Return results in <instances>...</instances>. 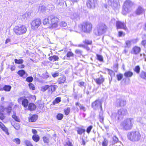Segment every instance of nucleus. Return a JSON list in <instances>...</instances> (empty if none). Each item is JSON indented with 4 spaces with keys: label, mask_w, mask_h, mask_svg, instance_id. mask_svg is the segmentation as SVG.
Instances as JSON below:
<instances>
[{
    "label": "nucleus",
    "mask_w": 146,
    "mask_h": 146,
    "mask_svg": "<svg viewBox=\"0 0 146 146\" xmlns=\"http://www.w3.org/2000/svg\"><path fill=\"white\" fill-rule=\"evenodd\" d=\"M108 142V141L107 139L105 138L104 139L102 143V146H107Z\"/></svg>",
    "instance_id": "obj_40"
},
{
    "label": "nucleus",
    "mask_w": 146,
    "mask_h": 146,
    "mask_svg": "<svg viewBox=\"0 0 146 146\" xmlns=\"http://www.w3.org/2000/svg\"><path fill=\"white\" fill-rule=\"evenodd\" d=\"M43 139L44 142L45 143H46L47 144L49 143V139L48 138L44 136V137H43Z\"/></svg>",
    "instance_id": "obj_45"
},
{
    "label": "nucleus",
    "mask_w": 146,
    "mask_h": 146,
    "mask_svg": "<svg viewBox=\"0 0 146 146\" xmlns=\"http://www.w3.org/2000/svg\"><path fill=\"white\" fill-rule=\"evenodd\" d=\"M27 30L25 26L23 25L15 26L13 29L14 32L17 35H20L25 33Z\"/></svg>",
    "instance_id": "obj_6"
},
{
    "label": "nucleus",
    "mask_w": 146,
    "mask_h": 146,
    "mask_svg": "<svg viewBox=\"0 0 146 146\" xmlns=\"http://www.w3.org/2000/svg\"><path fill=\"white\" fill-rule=\"evenodd\" d=\"M140 77L146 80V72L143 71H141L140 74Z\"/></svg>",
    "instance_id": "obj_29"
},
{
    "label": "nucleus",
    "mask_w": 146,
    "mask_h": 146,
    "mask_svg": "<svg viewBox=\"0 0 146 146\" xmlns=\"http://www.w3.org/2000/svg\"><path fill=\"white\" fill-rule=\"evenodd\" d=\"M117 80H120L123 77V75L121 74H119L117 75Z\"/></svg>",
    "instance_id": "obj_63"
},
{
    "label": "nucleus",
    "mask_w": 146,
    "mask_h": 146,
    "mask_svg": "<svg viewBox=\"0 0 146 146\" xmlns=\"http://www.w3.org/2000/svg\"><path fill=\"white\" fill-rule=\"evenodd\" d=\"M36 106L33 103H31L29 104L28 106V108L29 110H33L36 108Z\"/></svg>",
    "instance_id": "obj_28"
},
{
    "label": "nucleus",
    "mask_w": 146,
    "mask_h": 146,
    "mask_svg": "<svg viewBox=\"0 0 146 146\" xmlns=\"http://www.w3.org/2000/svg\"><path fill=\"white\" fill-rule=\"evenodd\" d=\"M15 62L16 64H22L23 62V60L22 59H20L19 60L15 59Z\"/></svg>",
    "instance_id": "obj_42"
},
{
    "label": "nucleus",
    "mask_w": 146,
    "mask_h": 146,
    "mask_svg": "<svg viewBox=\"0 0 146 146\" xmlns=\"http://www.w3.org/2000/svg\"><path fill=\"white\" fill-rule=\"evenodd\" d=\"M92 127V125H90L87 128L86 130V132L88 133H90Z\"/></svg>",
    "instance_id": "obj_54"
},
{
    "label": "nucleus",
    "mask_w": 146,
    "mask_h": 146,
    "mask_svg": "<svg viewBox=\"0 0 146 146\" xmlns=\"http://www.w3.org/2000/svg\"><path fill=\"white\" fill-rule=\"evenodd\" d=\"M25 143L26 146H33L31 142L29 141L25 140Z\"/></svg>",
    "instance_id": "obj_48"
},
{
    "label": "nucleus",
    "mask_w": 146,
    "mask_h": 146,
    "mask_svg": "<svg viewBox=\"0 0 146 146\" xmlns=\"http://www.w3.org/2000/svg\"><path fill=\"white\" fill-rule=\"evenodd\" d=\"M61 101V98L60 97H58L56 98L52 102L53 104L55 105L56 104H58Z\"/></svg>",
    "instance_id": "obj_30"
},
{
    "label": "nucleus",
    "mask_w": 146,
    "mask_h": 146,
    "mask_svg": "<svg viewBox=\"0 0 146 146\" xmlns=\"http://www.w3.org/2000/svg\"><path fill=\"white\" fill-rule=\"evenodd\" d=\"M37 118V115H32L29 118V120L30 122H33L35 121Z\"/></svg>",
    "instance_id": "obj_25"
},
{
    "label": "nucleus",
    "mask_w": 146,
    "mask_h": 146,
    "mask_svg": "<svg viewBox=\"0 0 146 146\" xmlns=\"http://www.w3.org/2000/svg\"><path fill=\"white\" fill-rule=\"evenodd\" d=\"M1 112L0 111V119L3 120L5 118V116L3 113H1Z\"/></svg>",
    "instance_id": "obj_62"
},
{
    "label": "nucleus",
    "mask_w": 146,
    "mask_h": 146,
    "mask_svg": "<svg viewBox=\"0 0 146 146\" xmlns=\"http://www.w3.org/2000/svg\"><path fill=\"white\" fill-rule=\"evenodd\" d=\"M33 80V78L31 76L27 78L26 79V81L29 82H32Z\"/></svg>",
    "instance_id": "obj_50"
},
{
    "label": "nucleus",
    "mask_w": 146,
    "mask_h": 146,
    "mask_svg": "<svg viewBox=\"0 0 146 146\" xmlns=\"http://www.w3.org/2000/svg\"><path fill=\"white\" fill-rule=\"evenodd\" d=\"M66 78L64 76H62L61 77L58 78L57 81L59 84H61L64 82L66 80Z\"/></svg>",
    "instance_id": "obj_23"
},
{
    "label": "nucleus",
    "mask_w": 146,
    "mask_h": 146,
    "mask_svg": "<svg viewBox=\"0 0 146 146\" xmlns=\"http://www.w3.org/2000/svg\"><path fill=\"white\" fill-rule=\"evenodd\" d=\"M43 22L44 25H46L49 27H50V26H52L50 16L45 18L43 20Z\"/></svg>",
    "instance_id": "obj_13"
},
{
    "label": "nucleus",
    "mask_w": 146,
    "mask_h": 146,
    "mask_svg": "<svg viewBox=\"0 0 146 146\" xmlns=\"http://www.w3.org/2000/svg\"><path fill=\"white\" fill-rule=\"evenodd\" d=\"M0 127L7 135L9 134L7 129L1 122H0Z\"/></svg>",
    "instance_id": "obj_24"
},
{
    "label": "nucleus",
    "mask_w": 146,
    "mask_h": 146,
    "mask_svg": "<svg viewBox=\"0 0 146 146\" xmlns=\"http://www.w3.org/2000/svg\"><path fill=\"white\" fill-rule=\"evenodd\" d=\"M83 42L87 44H91L92 43V41L88 40H85L83 41Z\"/></svg>",
    "instance_id": "obj_47"
},
{
    "label": "nucleus",
    "mask_w": 146,
    "mask_h": 146,
    "mask_svg": "<svg viewBox=\"0 0 146 146\" xmlns=\"http://www.w3.org/2000/svg\"><path fill=\"white\" fill-rule=\"evenodd\" d=\"M75 105L78 111V109L77 106H78L79 107V108L80 110H82L84 111H86V108L83 105H81L78 102L76 103Z\"/></svg>",
    "instance_id": "obj_22"
},
{
    "label": "nucleus",
    "mask_w": 146,
    "mask_h": 146,
    "mask_svg": "<svg viewBox=\"0 0 146 146\" xmlns=\"http://www.w3.org/2000/svg\"><path fill=\"white\" fill-rule=\"evenodd\" d=\"M118 0H109L108 4L113 8H116L118 6Z\"/></svg>",
    "instance_id": "obj_14"
},
{
    "label": "nucleus",
    "mask_w": 146,
    "mask_h": 146,
    "mask_svg": "<svg viewBox=\"0 0 146 146\" xmlns=\"http://www.w3.org/2000/svg\"><path fill=\"white\" fill-rule=\"evenodd\" d=\"M29 88L33 90H34L35 89V88L34 85L32 83H29Z\"/></svg>",
    "instance_id": "obj_49"
},
{
    "label": "nucleus",
    "mask_w": 146,
    "mask_h": 146,
    "mask_svg": "<svg viewBox=\"0 0 146 146\" xmlns=\"http://www.w3.org/2000/svg\"><path fill=\"white\" fill-rule=\"evenodd\" d=\"M58 57L56 55H54L53 56H50L48 58V59L50 60L53 61L58 60Z\"/></svg>",
    "instance_id": "obj_27"
},
{
    "label": "nucleus",
    "mask_w": 146,
    "mask_h": 146,
    "mask_svg": "<svg viewBox=\"0 0 146 146\" xmlns=\"http://www.w3.org/2000/svg\"><path fill=\"white\" fill-rule=\"evenodd\" d=\"M99 120L101 123L103 122L104 117L103 115V111H101L99 113Z\"/></svg>",
    "instance_id": "obj_31"
},
{
    "label": "nucleus",
    "mask_w": 146,
    "mask_h": 146,
    "mask_svg": "<svg viewBox=\"0 0 146 146\" xmlns=\"http://www.w3.org/2000/svg\"><path fill=\"white\" fill-rule=\"evenodd\" d=\"M125 43L126 44L125 47H130L132 44L130 40H126Z\"/></svg>",
    "instance_id": "obj_32"
},
{
    "label": "nucleus",
    "mask_w": 146,
    "mask_h": 146,
    "mask_svg": "<svg viewBox=\"0 0 146 146\" xmlns=\"http://www.w3.org/2000/svg\"><path fill=\"white\" fill-rule=\"evenodd\" d=\"M108 72L109 74L111 76H114V73L112 70H108Z\"/></svg>",
    "instance_id": "obj_58"
},
{
    "label": "nucleus",
    "mask_w": 146,
    "mask_h": 146,
    "mask_svg": "<svg viewBox=\"0 0 146 146\" xmlns=\"http://www.w3.org/2000/svg\"><path fill=\"white\" fill-rule=\"evenodd\" d=\"M38 10L42 12H44L46 10V8L44 6H41L39 7Z\"/></svg>",
    "instance_id": "obj_39"
},
{
    "label": "nucleus",
    "mask_w": 146,
    "mask_h": 146,
    "mask_svg": "<svg viewBox=\"0 0 146 146\" xmlns=\"http://www.w3.org/2000/svg\"><path fill=\"white\" fill-rule=\"evenodd\" d=\"M141 48L137 46H135L133 47L131 51V53L134 54H137L140 51Z\"/></svg>",
    "instance_id": "obj_17"
},
{
    "label": "nucleus",
    "mask_w": 146,
    "mask_h": 146,
    "mask_svg": "<svg viewBox=\"0 0 146 146\" xmlns=\"http://www.w3.org/2000/svg\"><path fill=\"white\" fill-rule=\"evenodd\" d=\"M133 75V73L130 71H127L124 74V76L126 77H131Z\"/></svg>",
    "instance_id": "obj_26"
},
{
    "label": "nucleus",
    "mask_w": 146,
    "mask_h": 146,
    "mask_svg": "<svg viewBox=\"0 0 146 146\" xmlns=\"http://www.w3.org/2000/svg\"><path fill=\"white\" fill-rule=\"evenodd\" d=\"M128 139L132 141H137L140 140L141 135L137 131H132L129 132L127 134Z\"/></svg>",
    "instance_id": "obj_3"
},
{
    "label": "nucleus",
    "mask_w": 146,
    "mask_h": 146,
    "mask_svg": "<svg viewBox=\"0 0 146 146\" xmlns=\"http://www.w3.org/2000/svg\"><path fill=\"white\" fill-rule=\"evenodd\" d=\"M128 114L127 110L125 108H121L119 110L117 113L113 112L110 116L113 119L119 120L122 119L123 116Z\"/></svg>",
    "instance_id": "obj_1"
},
{
    "label": "nucleus",
    "mask_w": 146,
    "mask_h": 146,
    "mask_svg": "<svg viewBox=\"0 0 146 146\" xmlns=\"http://www.w3.org/2000/svg\"><path fill=\"white\" fill-rule=\"evenodd\" d=\"M67 25V23L64 21L61 22L60 24V26L61 27H66Z\"/></svg>",
    "instance_id": "obj_52"
},
{
    "label": "nucleus",
    "mask_w": 146,
    "mask_h": 146,
    "mask_svg": "<svg viewBox=\"0 0 146 146\" xmlns=\"http://www.w3.org/2000/svg\"><path fill=\"white\" fill-rule=\"evenodd\" d=\"M70 111V108H68L64 110V112L65 114L67 115L68 114Z\"/></svg>",
    "instance_id": "obj_56"
},
{
    "label": "nucleus",
    "mask_w": 146,
    "mask_h": 146,
    "mask_svg": "<svg viewBox=\"0 0 146 146\" xmlns=\"http://www.w3.org/2000/svg\"><path fill=\"white\" fill-rule=\"evenodd\" d=\"M70 16L72 19H74L76 18L77 16L76 14H73V15H71Z\"/></svg>",
    "instance_id": "obj_64"
},
{
    "label": "nucleus",
    "mask_w": 146,
    "mask_h": 146,
    "mask_svg": "<svg viewBox=\"0 0 146 146\" xmlns=\"http://www.w3.org/2000/svg\"><path fill=\"white\" fill-rule=\"evenodd\" d=\"M13 126L14 128L16 130H19L20 128V126L19 124L18 123L15 124Z\"/></svg>",
    "instance_id": "obj_55"
},
{
    "label": "nucleus",
    "mask_w": 146,
    "mask_h": 146,
    "mask_svg": "<svg viewBox=\"0 0 146 146\" xmlns=\"http://www.w3.org/2000/svg\"><path fill=\"white\" fill-rule=\"evenodd\" d=\"M144 12V9L141 7L139 6L136 11V13L137 15H139L143 13Z\"/></svg>",
    "instance_id": "obj_21"
},
{
    "label": "nucleus",
    "mask_w": 146,
    "mask_h": 146,
    "mask_svg": "<svg viewBox=\"0 0 146 146\" xmlns=\"http://www.w3.org/2000/svg\"><path fill=\"white\" fill-rule=\"evenodd\" d=\"M126 104V101L120 98L117 99L115 103V106L117 107L124 106Z\"/></svg>",
    "instance_id": "obj_11"
},
{
    "label": "nucleus",
    "mask_w": 146,
    "mask_h": 146,
    "mask_svg": "<svg viewBox=\"0 0 146 146\" xmlns=\"http://www.w3.org/2000/svg\"><path fill=\"white\" fill-rule=\"evenodd\" d=\"M106 26L104 24L100 23L98 24L97 26V33H96V30H95L94 31L96 35H100L105 33L106 31Z\"/></svg>",
    "instance_id": "obj_7"
},
{
    "label": "nucleus",
    "mask_w": 146,
    "mask_h": 146,
    "mask_svg": "<svg viewBox=\"0 0 146 146\" xmlns=\"http://www.w3.org/2000/svg\"><path fill=\"white\" fill-rule=\"evenodd\" d=\"M11 86L9 85H5L3 88L4 90L6 91L9 92V91L11 89Z\"/></svg>",
    "instance_id": "obj_38"
},
{
    "label": "nucleus",
    "mask_w": 146,
    "mask_h": 146,
    "mask_svg": "<svg viewBox=\"0 0 146 146\" xmlns=\"http://www.w3.org/2000/svg\"><path fill=\"white\" fill-rule=\"evenodd\" d=\"M57 86L56 85H53L50 86L49 85V88H48V92L49 94H51L52 92L54 91L56 88Z\"/></svg>",
    "instance_id": "obj_19"
},
{
    "label": "nucleus",
    "mask_w": 146,
    "mask_h": 146,
    "mask_svg": "<svg viewBox=\"0 0 146 146\" xmlns=\"http://www.w3.org/2000/svg\"><path fill=\"white\" fill-rule=\"evenodd\" d=\"M140 70V68L138 66H135L134 69V70L137 74H139V73Z\"/></svg>",
    "instance_id": "obj_43"
},
{
    "label": "nucleus",
    "mask_w": 146,
    "mask_h": 146,
    "mask_svg": "<svg viewBox=\"0 0 146 146\" xmlns=\"http://www.w3.org/2000/svg\"><path fill=\"white\" fill-rule=\"evenodd\" d=\"M75 53L79 56H81L82 54V51L79 49H76L75 50Z\"/></svg>",
    "instance_id": "obj_44"
},
{
    "label": "nucleus",
    "mask_w": 146,
    "mask_h": 146,
    "mask_svg": "<svg viewBox=\"0 0 146 146\" xmlns=\"http://www.w3.org/2000/svg\"><path fill=\"white\" fill-rule=\"evenodd\" d=\"M132 3L129 0H126L125 2L123 7L122 13L125 15L127 13L131 11L132 10L131 7Z\"/></svg>",
    "instance_id": "obj_5"
},
{
    "label": "nucleus",
    "mask_w": 146,
    "mask_h": 146,
    "mask_svg": "<svg viewBox=\"0 0 146 146\" xmlns=\"http://www.w3.org/2000/svg\"><path fill=\"white\" fill-rule=\"evenodd\" d=\"M130 40L132 44L136 43L138 41V40L137 38L131 39Z\"/></svg>",
    "instance_id": "obj_61"
},
{
    "label": "nucleus",
    "mask_w": 146,
    "mask_h": 146,
    "mask_svg": "<svg viewBox=\"0 0 146 146\" xmlns=\"http://www.w3.org/2000/svg\"><path fill=\"white\" fill-rule=\"evenodd\" d=\"M85 131V129H82L81 128H78L77 130L78 133L80 134L81 135L83 133H84Z\"/></svg>",
    "instance_id": "obj_37"
},
{
    "label": "nucleus",
    "mask_w": 146,
    "mask_h": 146,
    "mask_svg": "<svg viewBox=\"0 0 146 146\" xmlns=\"http://www.w3.org/2000/svg\"><path fill=\"white\" fill-rule=\"evenodd\" d=\"M40 19H36L33 21L31 23V28L33 30L37 29L41 24Z\"/></svg>",
    "instance_id": "obj_9"
},
{
    "label": "nucleus",
    "mask_w": 146,
    "mask_h": 146,
    "mask_svg": "<svg viewBox=\"0 0 146 146\" xmlns=\"http://www.w3.org/2000/svg\"><path fill=\"white\" fill-rule=\"evenodd\" d=\"M13 141L18 144L20 143V140L18 138H16L14 139Z\"/></svg>",
    "instance_id": "obj_57"
},
{
    "label": "nucleus",
    "mask_w": 146,
    "mask_h": 146,
    "mask_svg": "<svg viewBox=\"0 0 146 146\" xmlns=\"http://www.w3.org/2000/svg\"><path fill=\"white\" fill-rule=\"evenodd\" d=\"M32 138L34 141L37 142L39 139V137L38 135H33Z\"/></svg>",
    "instance_id": "obj_36"
},
{
    "label": "nucleus",
    "mask_w": 146,
    "mask_h": 146,
    "mask_svg": "<svg viewBox=\"0 0 146 146\" xmlns=\"http://www.w3.org/2000/svg\"><path fill=\"white\" fill-rule=\"evenodd\" d=\"M51 21L52 24V28H56L58 26V23L59 22V19L56 17L50 16Z\"/></svg>",
    "instance_id": "obj_8"
},
{
    "label": "nucleus",
    "mask_w": 146,
    "mask_h": 146,
    "mask_svg": "<svg viewBox=\"0 0 146 146\" xmlns=\"http://www.w3.org/2000/svg\"><path fill=\"white\" fill-rule=\"evenodd\" d=\"M92 108L95 110L100 109L101 111H102V103L99 100H96L92 104Z\"/></svg>",
    "instance_id": "obj_10"
},
{
    "label": "nucleus",
    "mask_w": 146,
    "mask_h": 146,
    "mask_svg": "<svg viewBox=\"0 0 146 146\" xmlns=\"http://www.w3.org/2000/svg\"><path fill=\"white\" fill-rule=\"evenodd\" d=\"M29 16L28 13H26L22 15V17L24 19H27Z\"/></svg>",
    "instance_id": "obj_59"
},
{
    "label": "nucleus",
    "mask_w": 146,
    "mask_h": 146,
    "mask_svg": "<svg viewBox=\"0 0 146 146\" xmlns=\"http://www.w3.org/2000/svg\"><path fill=\"white\" fill-rule=\"evenodd\" d=\"M118 142V138L116 136H114L113 137V141L112 142V144L114 145L115 143H117Z\"/></svg>",
    "instance_id": "obj_33"
},
{
    "label": "nucleus",
    "mask_w": 146,
    "mask_h": 146,
    "mask_svg": "<svg viewBox=\"0 0 146 146\" xmlns=\"http://www.w3.org/2000/svg\"><path fill=\"white\" fill-rule=\"evenodd\" d=\"M74 54L71 52H68L67 53V56L68 57L70 56H73Z\"/></svg>",
    "instance_id": "obj_53"
},
{
    "label": "nucleus",
    "mask_w": 146,
    "mask_h": 146,
    "mask_svg": "<svg viewBox=\"0 0 146 146\" xmlns=\"http://www.w3.org/2000/svg\"><path fill=\"white\" fill-rule=\"evenodd\" d=\"M96 56L97 57V59L100 61H102L103 60V58L102 56L100 55L97 54Z\"/></svg>",
    "instance_id": "obj_51"
},
{
    "label": "nucleus",
    "mask_w": 146,
    "mask_h": 146,
    "mask_svg": "<svg viewBox=\"0 0 146 146\" xmlns=\"http://www.w3.org/2000/svg\"><path fill=\"white\" fill-rule=\"evenodd\" d=\"M116 25L117 29H122L126 30L127 29L125 23L118 21L116 22Z\"/></svg>",
    "instance_id": "obj_15"
},
{
    "label": "nucleus",
    "mask_w": 146,
    "mask_h": 146,
    "mask_svg": "<svg viewBox=\"0 0 146 146\" xmlns=\"http://www.w3.org/2000/svg\"><path fill=\"white\" fill-rule=\"evenodd\" d=\"M65 146H72V145L71 142L69 141H68L65 144Z\"/></svg>",
    "instance_id": "obj_60"
},
{
    "label": "nucleus",
    "mask_w": 146,
    "mask_h": 146,
    "mask_svg": "<svg viewBox=\"0 0 146 146\" xmlns=\"http://www.w3.org/2000/svg\"><path fill=\"white\" fill-rule=\"evenodd\" d=\"M25 73V71L23 70H19L17 72L18 74L21 76H23Z\"/></svg>",
    "instance_id": "obj_34"
},
{
    "label": "nucleus",
    "mask_w": 146,
    "mask_h": 146,
    "mask_svg": "<svg viewBox=\"0 0 146 146\" xmlns=\"http://www.w3.org/2000/svg\"><path fill=\"white\" fill-rule=\"evenodd\" d=\"M134 121L133 118H127L121 122V126L124 130H130L132 129L133 126Z\"/></svg>",
    "instance_id": "obj_2"
},
{
    "label": "nucleus",
    "mask_w": 146,
    "mask_h": 146,
    "mask_svg": "<svg viewBox=\"0 0 146 146\" xmlns=\"http://www.w3.org/2000/svg\"><path fill=\"white\" fill-rule=\"evenodd\" d=\"M94 80L97 84H100L104 81V79L102 76H101L99 78L95 79Z\"/></svg>",
    "instance_id": "obj_20"
},
{
    "label": "nucleus",
    "mask_w": 146,
    "mask_h": 146,
    "mask_svg": "<svg viewBox=\"0 0 146 146\" xmlns=\"http://www.w3.org/2000/svg\"><path fill=\"white\" fill-rule=\"evenodd\" d=\"M11 108L10 106H8L7 108H5L3 106H1L0 107V111L1 112H6L9 113L11 112Z\"/></svg>",
    "instance_id": "obj_18"
},
{
    "label": "nucleus",
    "mask_w": 146,
    "mask_h": 146,
    "mask_svg": "<svg viewBox=\"0 0 146 146\" xmlns=\"http://www.w3.org/2000/svg\"><path fill=\"white\" fill-rule=\"evenodd\" d=\"M63 117V115L61 113H58L56 115V118L58 120H61Z\"/></svg>",
    "instance_id": "obj_41"
},
{
    "label": "nucleus",
    "mask_w": 146,
    "mask_h": 146,
    "mask_svg": "<svg viewBox=\"0 0 146 146\" xmlns=\"http://www.w3.org/2000/svg\"><path fill=\"white\" fill-rule=\"evenodd\" d=\"M96 2L95 0H88L86 3L87 6L90 8H94Z\"/></svg>",
    "instance_id": "obj_12"
},
{
    "label": "nucleus",
    "mask_w": 146,
    "mask_h": 146,
    "mask_svg": "<svg viewBox=\"0 0 146 146\" xmlns=\"http://www.w3.org/2000/svg\"><path fill=\"white\" fill-rule=\"evenodd\" d=\"M12 117L16 121L19 122L20 119L19 117L15 115L14 114L12 115Z\"/></svg>",
    "instance_id": "obj_46"
},
{
    "label": "nucleus",
    "mask_w": 146,
    "mask_h": 146,
    "mask_svg": "<svg viewBox=\"0 0 146 146\" xmlns=\"http://www.w3.org/2000/svg\"><path fill=\"white\" fill-rule=\"evenodd\" d=\"M19 102H22V104L25 107H26L28 105V102L26 99H24L23 98L21 97L18 99Z\"/></svg>",
    "instance_id": "obj_16"
},
{
    "label": "nucleus",
    "mask_w": 146,
    "mask_h": 146,
    "mask_svg": "<svg viewBox=\"0 0 146 146\" xmlns=\"http://www.w3.org/2000/svg\"><path fill=\"white\" fill-rule=\"evenodd\" d=\"M48 88L49 85H45V86L41 87V90L43 92H44L47 90H48Z\"/></svg>",
    "instance_id": "obj_35"
},
{
    "label": "nucleus",
    "mask_w": 146,
    "mask_h": 146,
    "mask_svg": "<svg viewBox=\"0 0 146 146\" xmlns=\"http://www.w3.org/2000/svg\"><path fill=\"white\" fill-rule=\"evenodd\" d=\"M78 27L83 32L89 33L92 30V25L89 22H85L79 25Z\"/></svg>",
    "instance_id": "obj_4"
}]
</instances>
